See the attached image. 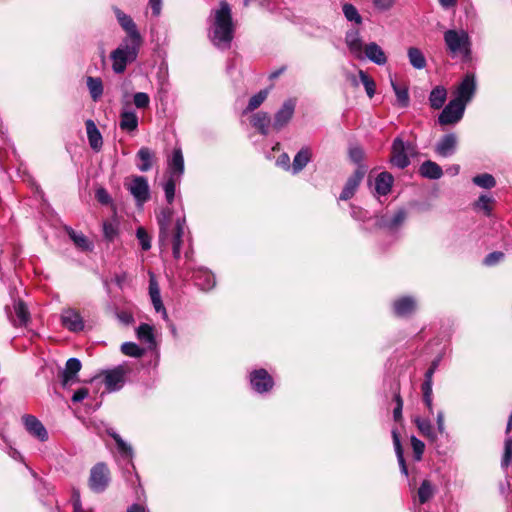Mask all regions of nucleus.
Instances as JSON below:
<instances>
[{"instance_id":"33","label":"nucleus","mask_w":512,"mask_h":512,"mask_svg":"<svg viewBox=\"0 0 512 512\" xmlns=\"http://www.w3.org/2000/svg\"><path fill=\"white\" fill-rule=\"evenodd\" d=\"M251 123L262 135H267L271 119L268 113L258 112L252 116Z\"/></svg>"},{"instance_id":"58","label":"nucleus","mask_w":512,"mask_h":512,"mask_svg":"<svg viewBox=\"0 0 512 512\" xmlns=\"http://www.w3.org/2000/svg\"><path fill=\"white\" fill-rule=\"evenodd\" d=\"M95 197L98 202L101 204L107 205L111 202V197L109 193L104 188H99L96 190Z\"/></svg>"},{"instance_id":"22","label":"nucleus","mask_w":512,"mask_h":512,"mask_svg":"<svg viewBox=\"0 0 512 512\" xmlns=\"http://www.w3.org/2000/svg\"><path fill=\"white\" fill-rule=\"evenodd\" d=\"M406 219V211L404 209L397 210L392 216L383 215L377 220V225L380 228L388 230H397Z\"/></svg>"},{"instance_id":"37","label":"nucleus","mask_w":512,"mask_h":512,"mask_svg":"<svg viewBox=\"0 0 512 512\" xmlns=\"http://www.w3.org/2000/svg\"><path fill=\"white\" fill-rule=\"evenodd\" d=\"M311 152L308 148H302L294 157L292 173H299L310 161Z\"/></svg>"},{"instance_id":"3","label":"nucleus","mask_w":512,"mask_h":512,"mask_svg":"<svg viewBox=\"0 0 512 512\" xmlns=\"http://www.w3.org/2000/svg\"><path fill=\"white\" fill-rule=\"evenodd\" d=\"M143 40L122 39L120 45L111 52L112 69L116 74H122L128 63L134 62Z\"/></svg>"},{"instance_id":"50","label":"nucleus","mask_w":512,"mask_h":512,"mask_svg":"<svg viewBox=\"0 0 512 512\" xmlns=\"http://www.w3.org/2000/svg\"><path fill=\"white\" fill-rule=\"evenodd\" d=\"M512 461V438L507 437L504 443V454L501 461L502 468L506 469Z\"/></svg>"},{"instance_id":"20","label":"nucleus","mask_w":512,"mask_h":512,"mask_svg":"<svg viewBox=\"0 0 512 512\" xmlns=\"http://www.w3.org/2000/svg\"><path fill=\"white\" fill-rule=\"evenodd\" d=\"M345 43L351 54L360 60L364 59L363 56V42L360 33L357 29L347 31L345 35Z\"/></svg>"},{"instance_id":"26","label":"nucleus","mask_w":512,"mask_h":512,"mask_svg":"<svg viewBox=\"0 0 512 512\" xmlns=\"http://www.w3.org/2000/svg\"><path fill=\"white\" fill-rule=\"evenodd\" d=\"M195 285L203 291H209L215 286L214 275L205 269H199L193 274Z\"/></svg>"},{"instance_id":"59","label":"nucleus","mask_w":512,"mask_h":512,"mask_svg":"<svg viewBox=\"0 0 512 512\" xmlns=\"http://www.w3.org/2000/svg\"><path fill=\"white\" fill-rule=\"evenodd\" d=\"M491 202V198L485 196V195H481L478 199V201L476 202V206L480 209H483L487 215L490 214V211H491V208L489 206V203Z\"/></svg>"},{"instance_id":"14","label":"nucleus","mask_w":512,"mask_h":512,"mask_svg":"<svg viewBox=\"0 0 512 512\" xmlns=\"http://www.w3.org/2000/svg\"><path fill=\"white\" fill-rule=\"evenodd\" d=\"M366 170L364 167H359L355 172L347 179L346 184L339 196V200L346 201L351 199L357 188L359 187Z\"/></svg>"},{"instance_id":"1","label":"nucleus","mask_w":512,"mask_h":512,"mask_svg":"<svg viewBox=\"0 0 512 512\" xmlns=\"http://www.w3.org/2000/svg\"><path fill=\"white\" fill-rule=\"evenodd\" d=\"M159 226V244L162 248L172 245L173 257L178 260L181 257L183 235L186 227L185 216L174 218V212L170 207H165L157 214Z\"/></svg>"},{"instance_id":"43","label":"nucleus","mask_w":512,"mask_h":512,"mask_svg":"<svg viewBox=\"0 0 512 512\" xmlns=\"http://www.w3.org/2000/svg\"><path fill=\"white\" fill-rule=\"evenodd\" d=\"M180 181L181 180L167 177V179L163 183L165 198L169 205L172 204V202L174 201L176 185L180 183Z\"/></svg>"},{"instance_id":"48","label":"nucleus","mask_w":512,"mask_h":512,"mask_svg":"<svg viewBox=\"0 0 512 512\" xmlns=\"http://www.w3.org/2000/svg\"><path fill=\"white\" fill-rule=\"evenodd\" d=\"M359 77L362 84L365 87L366 93L369 98H372L375 94V82L371 79L363 70H359Z\"/></svg>"},{"instance_id":"60","label":"nucleus","mask_w":512,"mask_h":512,"mask_svg":"<svg viewBox=\"0 0 512 512\" xmlns=\"http://www.w3.org/2000/svg\"><path fill=\"white\" fill-rule=\"evenodd\" d=\"M149 294H150V298L161 296L159 285L153 275H151L150 280H149Z\"/></svg>"},{"instance_id":"35","label":"nucleus","mask_w":512,"mask_h":512,"mask_svg":"<svg viewBox=\"0 0 512 512\" xmlns=\"http://www.w3.org/2000/svg\"><path fill=\"white\" fill-rule=\"evenodd\" d=\"M137 338L146 343L149 348L155 346V337L153 333V327L149 324L142 323L136 330Z\"/></svg>"},{"instance_id":"62","label":"nucleus","mask_w":512,"mask_h":512,"mask_svg":"<svg viewBox=\"0 0 512 512\" xmlns=\"http://www.w3.org/2000/svg\"><path fill=\"white\" fill-rule=\"evenodd\" d=\"M152 304L157 312H161L164 319L167 318L166 309L162 303L161 296L151 298Z\"/></svg>"},{"instance_id":"63","label":"nucleus","mask_w":512,"mask_h":512,"mask_svg":"<svg viewBox=\"0 0 512 512\" xmlns=\"http://www.w3.org/2000/svg\"><path fill=\"white\" fill-rule=\"evenodd\" d=\"M351 216L355 220H364L367 217V212L360 207L351 205Z\"/></svg>"},{"instance_id":"23","label":"nucleus","mask_w":512,"mask_h":512,"mask_svg":"<svg viewBox=\"0 0 512 512\" xmlns=\"http://www.w3.org/2000/svg\"><path fill=\"white\" fill-rule=\"evenodd\" d=\"M364 58L369 59L371 62L377 65H385L387 63V57L383 49L375 42L367 44L364 48Z\"/></svg>"},{"instance_id":"8","label":"nucleus","mask_w":512,"mask_h":512,"mask_svg":"<svg viewBox=\"0 0 512 512\" xmlns=\"http://www.w3.org/2000/svg\"><path fill=\"white\" fill-rule=\"evenodd\" d=\"M465 109L466 106L463 103L451 99L438 116L439 124L443 126L457 124L463 118Z\"/></svg>"},{"instance_id":"36","label":"nucleus","mask_w":512,"mask_h":512,"mask_svg":"<svg viewBox=\"0 0 512 512\" xmlns=\"http://www.w3.org/2000/svg\"><path fill=\"white\" fill-rule=\"evenodd\" d=\"M66 231L70 239L78 248H80L83 251H91L93 249V244L87 239V237L83 233L76 232L72 228H66Z\"/></svg>"},{"instance_id":"54","label":"nucleus","mask_w":512,"mask_h":512,"mask_svg":"<svg viewBox=\"0 0 512 512\" xmlns=\"http://www.w3.org/2000/svg\"><path fill=\"white\" fill-rule=\"evenodd\" d=\"M103 233L106 239L112 241L117 235V228L112 222H104Z\"/></svg>"},{"instance_id":"9","label":"nucleus","mask_w":512,"mask_h":512,"mask_svg":"<svg viewBox=\"0 0 512 512\" xmlns=\"http://www.w3.org/2000/svg\"><path fill=\"white\" fill-rule=\"evenodd\" d=\"M476 92V80L474 74H466L457 86L453 100L463 103L465 106L472 100Z\"/></svg>"},{"instance_id":"40","label":"nucleus","mask_w":512,"mask_h":512,"mask_svg":"<svg viewBox=\"0 0 512 512\" xmlns=\"http://www.w3.org/2000/svg\"><path fill=\"white\" fill-rule=\"evenodd\" d=\"M434 486L429 480H423L420 487L418 488V499L421 504L426 503L434 495Z\"/></svg>"},{"instance_id":"52","label":"nucleus","mask_w":512,"mask_h":512,"mask_svg":"<svg viewBox=\"0 0 512 512\" xmlns=\"http://www.w3.org/2000/svg\"><path fill=\"white\" fill-rule=\"evenodd\" d=\"M133 103L138 109H145L150 104V97L145 92H137L133 96Z\"/></svg>"},{"instance_id":"46","label":"nucleus","mask_w":512,"mask_h":512,"mask_svg":"<svg viewBox=\"0 0 512 512\" xmlns=\"http://www.w3.org/2000/svg\"><path fill=\"white\" fill-rule=\"evenodd\" d=\"M342 10L348 21L355 22L356 24L362 23V17L354 5L345 3L342 7Z\"/></svg>"},{"instance_id":"31","label":"nucleus","mask_w":512,"mask_h":512,"mask_svg":"<svg viewBox=\"0 0 512 512\" xmlns=\"http://www.w3.org/2000/svg\"><path fill=\"white\" fill-rule=\"evenodd\" d=\"M447 99V90L443 86H436L432 89L429 95V104L433 109H440L443 107Z\"/></svg>"},{"instance_id":"21","label":"nucleus","mask_w":512,"mask_h":512,"mask_svg":"<svg viewBox=\"0 0 512 512\" xmlns=\"http://www.w3.org/2000/svg\"><path fill=\"white\" fill-rule=\"evenodd\" d=\"M81 367L82 364L78 358L72 357L67 360L65 368L61 373V382L64 387L77 380V374Z\"/></svg>"},{"instance_id":"18","label":"nucleus","mask_w":512,"mask_h":512,"mask_svg":"<svg viewBox=\"0 0 512 512\" xmlns=\"http://www.w3.org/2000/svg\"><path fill=\"white\" fill-rule=\"evenodd\" d=\"M457 147V136L454 133L445 134L435 145V152L441 157L452 156Z\"/></svg>"},{"instance_id":"42","label":"nucleus","mask_w":512,"mask_h":512,"mask_svg":"<svg viewBox=\"0 0 512 512\" xmlns=\"http://www.w3.org/2000/svg\"><path fill=\"white\" fill-rule=\"evenodd\" d=\"M415 423L423 436L432 440L436 438V433L429 419L418 417L415 419Z\"/></svg>"},{"instance_id":"6","label":"nucleus","mask_w":512,"mask_h":512,"mask_svg":"<svg viewBox=\"0 0 512 512\" xmlns=\"http://www.w3.org/2000/svg\"><path fill=\"white\" fill-rule=\"evenodd\" d=\"M110 482V471L107 465L99 462L90 471L89 487L96 493L105 491Z\"/></svg>"},{"instance_id":"32","label":"nucleus","mask_w":512,"mask_h":512,"mask_svg":"<svg viewBox=\"0 0 512 512\" xmlns=\"http://www.w3.org/2000/svg\"><path fill=\"white\" fill-rule=\"evenodd\" d=\"M392 438H393L394 449H395V453L397 456L400 471L405 477H408V468H407V465L405 462L404 452H403L402 445L400 442L399 434L396 430L392 431Z\"/></svg>"},{"instance_id":"25","label":"nucleus","mask_w":512,"mask_h":512,"mask_svg":"<svg viewBox=\"0 0 512 512\" xmlns=\"http://www.w3.org/2000/svg\"><path fill=\"white\" fill-rule=\"evenodd\" d=\"M136 158L139 161L137 168L141 172H147L153 167L155 153L148 147H141L136 154Z\"/></svg>"},{"instance_id":"10","label":"nucleus","mask_w":512,"mask_h":512,"mask_svg":"<svg viewBox=\"0 0 512 512\" xmlns=\"http://www.w3.org/2000/svg\"><path fill=\"white\" fill-rule=\"evenodd\" d=\"M250 383L257 393H266L273 388L274 381L265 369H257L250 374Z\"/></svg>"},{"instance_id":"12","label":"nucleus","mask_w":512,"mask_h":512,"mask_svg":"<svg viewBox=\"0 0 512 512\" xmlns=\"http://www.w3.org/2000/svg\"><path fill=\"white\" fill-rule=\"evenodd\" d=\"M114 13L117 18L119 25L126 32V36L123 39H134V40H142V37L137 29V26L133 19L124 13L119 8H114Z\"/></svg>"},{"instance_id":"49","label":"nucleus","mask_w":512,"mask_h":512,"mask_svg":"<svg viewBox=\"0 0 512 512\" xmlns=\"http://www.w3.org/2000/svg\"><path fill=\"white\" fill-rule=\"evenodd\" d=\"M136 237L142 250L148 251L151 248V237L143 227L137 228Z\"/></svg>"},{"instance_id":"34","label":"nucleus","mask_w":512,"mask_h":512,"mask_svg":"<svg viewBox=\"0 0 512 512\" xmlns=\"http://www.w3.org/2000/svg\"><path fill=\"white\" fill-rule=\"evenodd\" d=\"M87 88L93 101H98L103 95V82L99 77L88 76L86 79Z\"/></svg>"},{"instance_id":"2","label":"nucleus","mask_w":512,"mask_h":512,"mask_svg":"<svg viewBox=\"0 0 512 512\" xmlns=\"http://www.w3.org/2000/svg\"><path fill=\"white\" fill-rule=\"evenodd\" d=\"M208 21V37L212 44L220 50L229 49L235 33V24L229 4L226 1H221L219 7L211 11Z\"/></svg>"},{"instance_id":"13","label":"nucleus","mask_w":512,"mask_h":512,"mask_svg":"<svg viewBox=\"0 0 512 512\" xmlns=\"http://www.w3.org/2000/svg\"><path fill=\"white\" fill-rule=\"evenodd\" d=\"M295 106L296 102L293 99H288L283 103L282 107L275 114L272 123L275 130L279 131L288 124L294 114Z\"/></svg>"},{"instance_id":"55","label":"nucleus","mask_w":512,"mask_h":512,"mask_svg":"<svg viewBox=\"0 0 512 512\" xmlns=\"http://www.w3.org/2000/svg\"><path fill=\"white\" fill-rule=\"evenodd\" d=\"M395 1L396 0H373V5L378 11L385 12L394 6Z\"/></svg>"},{"instance_id":"28","label":"nucleus","mask_w":512,"mask_h":512,"mask_svg":"<svg viewBox=\"0 0 512 512\" xmlns=\"http://www.w3.org/2000/svg\"><path fill=\"white\" fill-rule=\"evenodd\" d=\"M394 313L397 316H407L411 314L416 308V302L412 297H402L396 300L393 304Z\"/></svg>"},{"instance_id":"7","label":"nucleus","mask_w":512,"mask_h":512,"mask_svg":"<svg viewBox=\"0 0 512 512\" xmlns=\"http://www.w3.org/2000/svg\"><path fill=\"white\" fill-rule=\"evenodd\" d=\"M125 186L135 199L137 206H142L150 199V187L144 176H133Z\"/></svg>"},{"instance_id":"45","label":"nucleus","mask_w":512,"mask_h":512,"mask_svg":"<svg viewBox=\"0 0 512 512\" xmlns=\"http://www.w3.org/2000/svg\"><path fill=\"white\" fill-rule=\"evenodd\" d=\"M267 96H268V90H266V89L261 90L257 94L253 95L250 98L249 103H248L246 109L244 110V113L251 112V111L257 109L265 101Z\"/></svg>"},{"instance_id":"24","label":"nucleus","mask_w":512,"mask_h":512,"mask_svg":"<svg viewBox=\"0 0 512 512\" xmlns=\"http://www.w3.org/2000/svg\"><path fill=\"white\" fill-rule=\"evenodd\" d=\"M85 126L90 147L94 151L99 152L103 146V138L100 131L91 119L86 120Z\"/></svg>"},{"instance_id":"64","label":"nucleus","mask_w":512,"mask_h":512,"mask_svg":"<svg viewBox=\"0 0 512 512\" xmlns=\"http://www.w3.org/2000/svg\"><path fill=\"white\" fill-rule=\"evenodd\" d=\"M117 318L121 323L125 325H129L134 321L132 314L127 311L118 312Z\"/></svg>"},{"instance_id":"61","label":"nucleus","mask_w":512,"mask_h":512,"mask_svg":"<svg viewBox=\"0 0 512 512\" xmlns=\"http://www.w3.org/2000/svg\"><path fill=\"white\" fill-rule=\"evenodd\" d=\"M432 385H433V380H429V379L424 380L422 387H421L422 393H423V399L432 397V394H433Z\"/></svg>"},{"instance_id":"53","label":"nucleus","mask_w":512,"mask_h":512,"mask_svg":"<svg viewBox=\"0 0 512 512\" xmlns=\"http://www.w3.org/2000/svg\"><path fill=\"white\" fill-rule=\"evenodd\" d=\"M505 257V254L501 251H494L489 253L483 260V264L486 266H494L501 262Z\"/></svg>"},{"instance_id":"57","label":"nucleus","mask_w":512,"mask_h":512,"mask_svg":"<svg viewBox=\"0 0 512 512\" xmlns=\"http://www.w3.org/2000/svg\"><path fill=\"white\" fill-rule=\"evenodd\" d=\"M350 158L355 163H360L364 158V151L362 148L355 146L349 150Z\"/></svg>"},{"instance_id":"51","label":"nucleus","mask_w":512,"mask_h":512,"mask_svg":"<svg viewBox=\"0 0 512 512\" xmlns=\"http://www.w3.org/2000/svg\"><path fill=\"white\" fill-rule=\"evenodd\" d=\"M411 446L413 449V457L415 461H420L422 459V455L424 453L425 444L416 438L415 436L411 437Z\"/></svg>"},{"instance_id":"47","label":"nucleus","mask_w":512,"mask_h":512,"mask_svg":"<svg viewBox=\"0 0 512 512\" xmlns=\"http://www.w3.org/2000/svg\"><path fill=\"white\" fill-rule=\"evenodd\" d=\"M121 351L123 354L131 357H141L144 354V349L139 347L134 342H125L121 346Z\"/></svg>"},{"instance_id":"44","label":"nucleus","mask_w":512,"mask_h":512,"mask_svg":"<svg viewBox=\"0 0 512 512\" xmlns=\"http://www.w3.org/2000/svg\"><path fill=\"white\" fill-rule=\"evenodd\" d=\"M473 183L481 188L491 189L496 185V181L491 174L483 173L473 177Z\"/></svg>"},{"instance_id":"17","label":"nucleus","mask_w":512,"mask_h":512,"mask_svg":"<svg viewBox=\"0 0 512 512\" xmlns=\"http://www.w3.org/2000/svg\"><path fill=\"white\" fill-rule=\"evenodd\" d=\"M61 321L63 326L72 332H79L84 328V322L81 315L72 308L63 310L61 314Z\"/></svg>"},{"instance_id":"5","label":"nucleus","mask_w":512,"mask_h":512,"mask_svg":"<svg viewBox=\"0 0 512 512\" xmlns=\"http://www.w3.org/2000/svg\"><path fill=\"white\" fill-rule=\"evenodd\" d=\"M414 151L410 142H404L402 138L394 139L391 147L390 162L393 166L404 169L410 165L409 155Z\"/></svg>"},{"instance_id":"39","label":"nucleus","mask_w":512,"mask_h":512,"mask_svg":"<svg viewBox=\"0 0 512 512\" xmlns=\"http://www.w3.org/2000/svg\"><path fill=\"white\" fill-rule=\"evenodd\" d=\"M407 54L412 67L418 70L424 69L426 67V58L420 49L416 47H410Z\"/></svg>"},{"instance_id":"19","label":"nucleus","mask_w":512,"mask_h":512,"mask_svg":"<svg viewBox=\"0 0 512 512\" xmlns=\"http://www.w3.org/2000/svg\"><path fill=\"white\" fill-rule=\"evenodd\" d=\"M23 423L25 425L26 430L39 439L40 441L44 442L48 439V433L44 425L33 415H25L23 416Z\"/></svg>"},{"instance_id":"38","label":"nucleus","mask_w":512,"mask_h":512,"mask_svg":"<svg viewBox=\"0 0 512 512\" xmlns=\"http://www.w3.org/2000/svg\"><path fill=\"white\" fill-rule=\"evenodd\" d=\"M108 435H110L114 441L116 442L117 449L122 457L132 459L133 457V449L132 447L127 444L121 436L116 433L113 429L107 430Z\"/></svg>"},{"instance_id":"30","label":"nucleus","mask_w":512,"mask_h":512,"mask_svg":"<svg viewBox=\"0 0 512 512\" xmlns=\"http://www.w3.org/2000/svg\"><path fill=\"white\" fill-rule=\"evenodd\" d=\"M419 173L422 177L432 180L439 179L443 175L442 168L431 160H427L421 164Z\"/></svg>"},{"instance_id":"4","label":"nucleus","mask_w":512,"mask_h":512,"mask_svg":"<svg viewBox=\"0 0 512 512\" xmlns=\"http://www.w3.org/2000/svg\"><path fill=\"white\" fill-rule=\"evenodd\" d=\"M443 38L448 52L453 57L460 56L464 61L470 60L471 41L465 30L449 29L444 32Z\"/></svg>"},{"instance_id":"15","label":"nucleus","mask_w":512,"mask_h":512,"mask_svg":"<svg viewBox=\"0 0 512 512\" xmlns=\"http://www.w3.org/2000/svg\"><path fill=\"white\" fill-rule=\"evenodd\" d=\"M184 173V158L182 150L176 148L173 150L172 155L167 161V174L169 178L181 180Z\"/></svg>"},{"instance_id":"41","label":"nucleus","mask_w":512,"mask_h":512,"mask_svg":"<svg viewBox=\"0 0 512 512\" xmlns=\"http://www.w3.org/2000/svg\"><path fill=\"white\" fill-rule=\"evenodd\" d=\"M391 86L397 98V103L401 107H407L409 104V93L405 86H399L395 81L391 80Z\"/></svg>"},{"instance_id":"16","label":"nucleus","mask_w":512,"mask_h":512,"mask_svg":"<svg viewBox=\"0 0 512 512\" xmlns=\"http://www.w3.org/2000/svg\"><path fill=\"white\" fill-rule=\"evenodd\" d=\"M7 314L11 323L15 327L25 326L30 317L27 306L22 300L15 301L13 304V313L11 311H7Z\"/></svg>"},{"instance_id":"27","label":"nucleus","mask_w":512,"mask_h":512,"mask_svg":"<svg viewBox=\"0 0 512 512\" xmlns=\"http://www.w3.org/2000/svg\"><path fill=\"white\" fill-rule=\"evenodd\" d=\"M394 178L389 172H381L375 179V192L380 196L390 193Z\"/></svg>"},{"instance_id":"11","label":"nucleus","mask_w":512,"mask_h":512,"mask_svg":"<svg viewBox=\"0 0 512 512\" xmlns=\"http://www.w3.org/2000/svg\"><path fill=\"white\" fill-rule=\"evenodd\" d=\"M127 370L124 366L119 365L114 369L107 370L104 372L105 375V385L106 389L109 392H114L120 390L125 383V376Z\"/></svg>"},{"instance_id":"29","label":"nucleus","mask_w":512,"mask_h":512,"mask_svg":"<svg viewBox=\"0 0 512 512\" xmlns=\"http://www.w3.org/2000/svg\"><path fill=\"white\" fill-rule=\"evenodd\" d=\"M138 116L134 111L124 110L120 114L119 127L126 132H133L138 128Z\"/></svg>"},{"instance_id":"56","label":"nucleus","mask_w":512,"mask_h":512,"mask_svg":"<svg viewBox=\"0 0 512 512\" xmlns=\"http://www.w3.org/2000/svg\"><path fill=\"white\" fill-rule=\"evenodd\" d=\"M394 400L396 402V407L393 411V417L395 421H399L402 418L403 400L400 394H395Z\"/></svg>"}]
</instances>
